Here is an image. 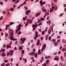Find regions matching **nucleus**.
I'll list each match as a JSON object with an SVG mask.
<instances>
[{
    "label": "nucleus",
    "instance_id": "obj_1",
    "mask_svg": "<svg viewBox=\"0 0 66 66\" xmlns=\"http://www.w3.org/2000/svg\"><path fill=\"white\" fill-rule=\"evenodd\" d=\"M9 31L10 32V36H9V38L11 40H17V39L13 38V30L10 29L9 30Z\"/></svg>",
    "mask_w": 66,
    "mask_h": 66
},
{
    "label": "nucleus",
    "instance_id": "obj_2",
    "mask_svg": "<svg viewBox=\"0 0 66 66\" xmlns=\"http://www.w3.org/2000/svg\"><path fill=\"white\" fill-rule=\"evenodd\" d=\"M46 14L47 15H49V13L48 12H45V15H44V18H41L38 21V23H39V24H38V26H41V25H42V21H43V20H44V18L46 17Z\"/></svg>",
    "mask_w": 66,
    "mask_h": 66
},
{
    "label": "nucleus",
    "instance_id": "obj_3",
    "mask_svg": "<svg viewBox=\"0 0 66 66\" xmlns=\"http://www.w3.org/2000/svg\"><path fill=\"white\" fill-rule=\"evenodd\" d=\"M30 55H34V56L37 58V54H35L34 52H32L31 53H29Z\"/></svg>",
    "mask_w": 66,
    "mask_h": 66
},
{
    "label": "nucleus",
    "instance_id": "obj_4",
    "mask_svg": "<svg viewBox=\"0 0 66 66\" xmlns=\"http://www.w3.org/2000/svg\"><path fill=\"white\" fill-rule=\"evenodd\" d=\"M52 30V31H53V27L51 26L49 28L48 31V34H50L51 33V31Z\"/></svg>",
    "mask_w": 66,
    "mask_h": 66
},
{
    "label": "nucleus",
    "instance_id": "obj_5",
    "mask_svg": "<svg viewBox=\"0 0 66 66\" xmlns=\"http://www.w3.org/2000/svg\"><path fill=\"white\" fill-rule=\"evenodd\" d=\"M21 26V25L20 24L18 26L16 27V28L17 29L16 30V33L18 32V31L20 30V27Z\"/></svg>",
    "mask_w": 66,
    "mask_h": 66
},
{
    "label": "nucleus",
    "instance_id": "obj_6",
    "mask_svg": "<svg viewBox=\"0 0 66 66\" xmlns=\"http://www.w3.org/2000/svg\"><path fill=\"white\" fill-rule=\"evenodd\" d=\"M25 40H26V38H24L22 39V38H21V42H20V43L21 44H23L24 42V41Z\"/></svg>",
    "mask_w": 66,
    "mask_h": 66
},
{
    "label": "nucleus",
    "instance_id": "obj_7",
    "mask_svg": "<svg viewBox=\"0 0 66 66\" xmlns=\"http://www.w3.org/2000/svg\"><path fill=\"white\" fill-rule=\"evenodd\" d=\"M35 36L34 37L35 40H36V38H37L38 37V32L37 31H36L35 32Z\"/></svg>",
    "mask_w": 66,
    "mask_h": 66
},
{
    "label": "nucleus",
    "instance_id": "obj_8",
    "mask_svg": "<svg viewBox=\"0 0 66 66\" xmlns=\"http://www.w3.org/2000/svg\"><path fill=\"white\" fill-rule=\"evenodd\" d=\"M53 9H54L55 10H56L57 9V7H54L53 6L52 7V9H51L50 10V13L52 12L53 11Z\"/></svg>",
    "mask_w": 66,
    "mask_h": 66
},
{
    "label": "nucleus",
    "instance_id": "obj_9",
    "mask_svg": "<svg viewBox=\"0 0 66 66\" xmlns=\"http://www.w3.org/2000/svg\"><path fill=\"white\" fill-rule=\"evenodd\" d=\"M32 20H29L28 19L27 20V23L25 25L26 27H27V26H28V24L29 23H32Z\"/></svg>",
    "mask_w": 66,
    "mask_h": 66
},
{
    "label": "nucleus",
    "instance_id": "obj_10",
    "mask_svg": "<svg viewBox=\"0 0 66 66\" xmlns=\"http://www.w3.org/2000/svg\"><path fill=\"white\" fill-rule=\"evenodd\" d=\"M37 24H36L32 25V27L33 28V29H34V30H35V28H36L37 27Z\"/></svg>",
    "mask_w": 66,
    "mask_h": 66
},
{
    "label": "nucleus",
    "instance_id": "obj_11",
    "mask_svg": "<svg viewBox=\"0 0 66 66\" xmlns=\"http://www.w3.org/2000/svg\"><path fill=\"white\" fill-rule=\"evenodd\" d=\"M40 4L41 5H43V4H45L46 3L45 2H43V1L42 0L41 1H40Z\"/></svg>",
    "mask_w": 66,
    "mask_h": 66
},
{
    "label": "nucleus",
    "instance_id": "obj_12",
    "mask_svg": "<svg viewBox=\"0 0 66 66\" xmlns=\"http://www.w3.org/2000/svg\"><path fill=\"white\" fill-rule=\"evenodd\" d=\"M46 44H44L43 46L42 49V51H43V50H44L45 49V48H46Z\"/></svg>",
    "mask_w": 66,
    "mask_h": 66
},
{
    "label": "nucleus",
    "instance_id": "obj_13",
    "mask_svg": "<svg viewBox=\"0 0 66 66\" xmlns=\"http://www.w3.org/2000/svg\"><path fill=\"white\" fill-rule=\"evenodd\" d=\"M47 29H48V28H47V27L46 28V29H45V31H43L42 32V33L43 35H44V34H45V32H46V31H47Z\"/></svg>",
    "mask_w": 66,
    "mask_h": 66
},
{
    "label": "nucleus",
    "instance_id": "obj_14",
    "mask_svg": "<svg viewBox=\"0 0 66 66\" xmlns=\"http://www.w3.org/2000/svg\"><path fill=\"white\" fill-rule=\"evenodd\" d=\"M10 54L11 56H12L13 55V51L12 50H10Z\"/></svg>",
    "mask_w": 66,
    "mask_h": 66
},
{
    "label": "nucleus",
    "instance_id": "obj_15",
    "mask_svg": "<svg viewBox=\"0 0 66 66\" xmlns=\"http://www.w3.org/2000/svg\"><path fill=\"white\" fill-rule=\"evenodd\" d=\"M42 9L43 11V12H46V10L45 9V8L44 7H42Z\"/></svg>",
    "mask_w": 66,
    "mask_h": 66
},
{
    "label": "nucleus",
    "instance_id": "obj_16",
    "mask_svg": "<svg viewBox=\"0 0 66 66\" xmlns=\"http://www.w3.org/2000/svg\"><path fill=\"white\" fill-rule=\"evenodd\" d=\"M40 42V40H38L37 42V45H39V44H40V42Z\"/></svg>",
    "mask_w": 66,
    "mask_h": 66
},
{
    "label": "nucleus",
    "instance_id": "obj_17",
    "mask_svg": "<svg viewBox=\"0 0 66 66\" xmlns=\"http://www.w3.org/2000/svg\"><path fill=\"white\" fill-rule=\"evenodd\" d=\"M10 26V25H6L5 26L6 27L5 30H7V28H8V27H9Z\"/></svg>",
    "mask_w": 66,
    "mask_h": 66
},
{
    "label": "nucleus",
    "instance_id": "obj_18",
    "mask_svg": "<svg viewBox=\"0 0 66 66\" xmlns=\"http://www.w3.org/2000/svg\"><path fill=\"white\" fill-rule=\"evenodd\" d=\"M39 15H40L39 13H38L36 14L35 16L36 17H38V16H39Z\"/></svg>",
    "mask_w": 66,
    "mask_h": 66
},
{
    "label": "nucleus",
    "instance_id": "obj_19",
    "mask_svg": "<svg viewBox=\"0 0 66 66\" xmlns=\"http://www.w3.org/2000/svg\"><path fill=\"white\" fill-rule=\"evenodd\" d=\"M54 60H57V61H59V58L57 56L54 59Z\"/></svg>",
    "mask_w": 66,
    "mask_h": 66
},
{
    "label": "nucleus",
    "instance_id": "obj_20",
    "mask_svg": "<svg viewBox=\"0 0 66 66\" xmlns=\"http://www.w3.org/2000/svg\"><path fill=\"white\" fill-rule=\"evenodd\" d=\"M30 10L27 11L26 12V13L27 15H28V14L29 13H30Z\"/></svg>",
    "mask_w": 66,
    "mask_h": 66
},
{
    "label": "nucleus",
    "instance_id": "obj_21",
    "mask_svg": "<svg viewBox=\"0 0 66 66\" xmlns=\"http://www.w3.org/2000/svg\"><path fill=\"white\" fill-rule=\"evenodd\" d=\"M1 55L2 56H3V57H4L5 56V53H2V54Z\"/></svg>",
    "mask_w": 66,
    "mask_h": 66
},
{
    "label": "nucleus",
    "instance_id": "obj_22",
    "mask_svg": "<svg viewBox=\"0 0 66 66\" xmlns=\"http://www.w3.org/2000/svg\"><path fill=\"white\" fill-rule=\"evenodd\" d=\"M9 47L10 48H11V46H10L9 44L7 45V49H8V48H9Z\"/></svg>",
    "mask_w": 66,
    "mask_h": 66
},
{
    "label": "nucleus",
    "instance_id": "obj_23",
    "mask_svg": "<svg viewBox=\"0 0 66 66\" xmlns=\"http://www.w3.org/2000/svg\"><path fill=\"white\" fill-rule=\"evenodd\" d=\"M24 50L22 51V52L21 53L22 54V55H23V54L24 53Z\"/></svg>",
    "mask_w": 66,
    "mask_h": 66
},
{
    "label": "nucleus",
    "instance_id": "obj_24",
    "mask_svg": "<svg viewBox=\"0 0 66 66\" xmlns=\"http://www.w3.org/2000/svg\"><path fill=\"white\" fill-rule=\"evenodd\" d=\"M66 51V49L65 48H64L62 50V51Z\"/></svg>",
    "mask_w": 66,
    "mask_h": 66
},
{
    "label": "nucleus",
    "instance_id": "obj_25",
    "mask_svg": "<svg viewBox=\"0 0 66 66\" xmlns=\"http://www.w3.org/2000/svg\"><path fill=\"white\" fill-rule=\"evenodd\" d=\"M26 17H27V16H26L25 18H23V21H25L26 19Z\"/></svg>",
    "mask_w": 66,
    "mask_h": 66
},
{
    "label": "nucleus",
    "instance_id": "obj_26",
    "mask_svg": "<svg viewBox=\"0 0 66 66\" xmlns=\"http://www.w3.org/2000/svg\"><path fill=\"white\" fill-rule=\"evenodd\" d=\"M14 8H11L10 9V10L11 11H14Z\"/></svg>",
    "mask_w": 66,
    "mask_h": 66
},
{
    "label": "nucleus",
    "instance_id": "obj_27",
    "mask_svg": "<svg viewBox=\"0 0 66 66\" xmlns=\"http://www.w3.org/2000/svg\"><path fill=\"white\" fill-rule=\"evenodd\" d=\"M23 60L24 61H25V62H24V63H26V62H27V59H25L23 58Z\"/></svg>",
    "mask_w": 66,
    "mask_h": 66
},
{
    "label": "nucleus",
    "instance_id": "obj_28",
    "mask_svg": "<svg viewBox=\"0 0 66 66\" xmlns=\"http://www.w3.org/2000/svg\"><path fill=\"white\" fill-rule=\"evenodd\" d=\"M49 62V60H47L46 61V64H48Z\"/></svg>",
    "mask_w": 66,
    "mask_h": 66
},
{
    "label": "nucleus",
    "instance_id": "obj_29",
    "mask_svg": "<svg viewBox=\"0 0 66 66\" xmlns=\"http://www.w3.org/2000/svg\"><path fill=\"white\" fill-rule=\"evenodd\" d=\"M43 61H44V58H43V57H42L41 60V63H42V62Z\"/></svg>",
    "mask_w": 66,
    "mask_h": 66
},
{
    "label": "nucleus",
    "instance_id": "obj_30",
    "mask_svg": "<svg viewBox=\"0 0 66 66\" xmlns=\"http://www.w3.org/2000/svg\"><path fill=\"white\" fill-rule=\"evenodd\" d=\"M61 60L62 61H64V59H63V57L61 56Z\"/></svg>",
    "mask_w": 66,
    "mask_h": 66
},
{
    "label": "nucleus",
    "instance_id": "obj_31",
    "mask_svg": "<svg viewBox=\"0 0 66 66\" xmlns=\"http://www.w3.org/2000/svg\"><path fill=\"white\" fill-rule=\"evenodd\" d=\"M54 44H55V46H56L57 45H58V43H54Z\"/></svg>",
    "mask_w": 66,
    "mask_h": 66
},
{
    "label": "nucleus",
    "instance_id": "obj_32",
    "mask_svg": "<svg viewBox=\"0 0 66 66\" xmlns=\"http://www.w3.org/2000/svg\"><path fill=\"white\" fill-rule=\"evenodd\" d=\"M48 35H47L46 36V40H47V39H48Z\"/></svg>",
    "mask_w": 66,
    "mask_h": 66
},
{
    "label": "nucleus",
    "instance_id": "obj_33",
    "mask_svg": "<svg viewBox=\"0 0 66 66\" xmlns=\"http://www.w3.org/2000/svg\"><path fill=\"white\" fill-rule=\"evenodd\" d=\"M49 23V24H50V23H51V22H50V20H49V21H48L47 22V23Z\"/></svg>",
    "mask_w": 66,
    "mask_h": 66
},
{
    "label": "nucleus",
    "instance_id": "obj_34",
    "mask_svg": "<svg viewBox=\"0 0 66 66\" xmlns=\"http://www.w3.org/2000/svg\"><path fill=\"white\" fill-rule=\"evenodd\" d=\"M50 56H48V57H46L45 59H50Z\"/></svg>",
    "mask_w": 66,
    "mask_h": 66
},
{
    "label": "nucleus",
    "instance_id": "obj_35",
    "mask_svg": "<svg viewBox=\"0 0 66 66\" xmlns=\"http://www.w3.org/2000/svg\"><path fill=\"white\" fill-rule=\"evenodd\" d=\"M51 41H53V42H55L56 40L55 39H53L51 40Z\"/></svg>",
    "mask_w": 66,
    "mask_h": 66
},
{
    "label": "nucleus",
    "instance_id": "obj_36",
    "mask_svg": "<svg viewBox=\"0 0 66 66\" xmlns=\"http://www.w3.org/2000/svg\"><path fill=\"white\" fill-rule=\"evenodd\" d=\"M19 2V0H18V1H16L15 2V3H18Z\"/></svg>",
    "mask_w": 66,
    "mask_h": 66
},
{
    "label": "nucleus",
    "instance_id": "obj_37",
    "mask_svg": "<svg viewBox=\"0 0 66 66\" xmlns=\"http://www.w3.org/2000/svg\"><path fill=\"white\" fill-rule=\"evenodd\" d=\"M26 2H27V0L26 1H25L23 3V4H26Z\"/></svg>",
    "mask_w": 66,
    "mask_h": 66
},
{
    "label": "nucleus",
    "instance_id": "obj_38",
    "mask_svg": "<svg viewBox=\"0 0 66 66\" xmlns=\"http://www.w3.org/2000/svg\"><path fill=\"white\" fill-rule=\"evenodd\" d=\"M5 63H4L1 65V66H5Z\"/></svg>",
    "mask_w": 66,
    "mask_h": 66
},
{
    "label": "nucleus",
    "instance_id": "obj_39",
    "mask_svg": "<svg viewBox=\"0 0 66 66\" xmlns=\"http://www.w3.org/2000/svg\"><path fill=\"white\" fill-rule=\"evenodd\" d=\"M31 59H32V62H34L35 61H34V60H33V57H31Z\"/></svg>",
    "mask_w": 66,
    "mask_h": 66
},
{
    "label": "nucleus",
    "instance_id": "obj_40",
    "mask_svg": "<svg viewBox=\"0 0 66 66\" xmlns=\"http://www.w3.org/2000/svg\"><path fill=\"white\" fill-rule=\"evenodd\" d=\"M40 50H39V51H38V54H40Z\"/></svg>",
    "mask_w": 66,
    "mask_h": 66
},
{
    "label": "nucleus",
    "instance_id": "obj_41",
    "mask_svg": "<svg viewBox=\"0 0 66 66\" xmlns=\"http://www.w3.org/2000/svg\"><path fill=\"white\" fill-rule=\"evenodd\" d=\"M19 50H22V48L21 46L19 48Z\"/></svg>",
    "mask_w": 66,
    "mask_h": 66
},
{
    "label": "nucleus",
    "instance_id": "obj_42",
    "mask_svg": "<svg viewBox=\"0 0 66 66\" xmlns=\"http://www.w3.org/2000/svg\"><path fill=\"white\" fill-rule=\"evenodd\" d=\"M5 36L6 37L7 36H8V34L7 33H5Z\"/></svg>",
    "mask_w": 66,
    "mask_h": 66
},
{
    "label": "nucleus",
    "instance_id": "obj_43",
    "mask_svg": "<svg viewBox=\"0 0 66 66\" xmlns=\"http://www.w3.org/2000/svg\"><path fill=\"white\" fill-rule=\"evenodd\" d=\"M51 37H50L48 39L49 40H51Z\"/></svg>",
    "mask_w": 66,
    "mask_h": 66
},
{
    "label": "nucleus",
    "instance_id": "obj_44",
    "mask_svg": "<svg viewBox=\"0 0 66 66\" xmlns=\"http://www.w3.org/2000/svg\"><path fill=\"white\" fill-rule=\"evenodd\" d=\"M5 51V49H2L1 50V51H2V52H4Z\"/></svg>",
    "mask_w": 66,
    "mask_h": 66
},
{
    "label": "nucleus",
    "instance_id": "obj_45",
    "mask_svg": "<svg viewBox=\"0 0 66 66\" xmlns=\"http://www.w3.org/2000/svg\"><path fill=\"white\" fill-rule=\"evenodd\" d=\"M43 66H46V64L44 63L43 65Z\"/></svg>",
    "mask_w": 66,
    "mask_h": 66
},
{
    "label": "nucleus",
    "instance_id": "obj_46",
    "mask_svg": "<svg viewBox=\"0 0 66 66\" xmlns=\"http://www.w3.org/2000/svg\"><path fill=\"white\" fill-rule=\"evenodd\" d=\"M10 64H7L5 66H10Z\"/></svg>",
    "mask_w": 66,
    "mask_h": 66
},
{
    "label": "nucleus",
    "instance_id": "obj_47",
    "mask_svg": "<svg viewBox=\"0 0 66 66\" xmlns=\"http://www.w3.org/2000/svg\"><path fill=\"white\" fill-rule=\"evenodd\" d=\"M3 47H6V46L5 45H3Z\"/></svg>",
    "mask_w": 66,
    "mask_h": 66
},
{
    "label": "nucleus",
    "instance_id": "obj_48",
    "mask_svg": "<svg viewBox=\"0 0 66 66\" xmlns=\"http://www.w3.org/2000/svg\"><path fill=\"white\" fill-rule=\"evenodd\" d=\"M63 41L64 43H65L66 42V40H65V41H64V40L63 39Z\"/></svg>",
    "mask_w": 66,
    "mask_h": 66
},
{
    "label": "nucleus",
    "instance_id": "obj_49",
    "mask_svg": "<svg viewBox=\"0 0 66 66\" xmlns=\"http://www.w3.org/2000/svg\"><path fill=\"white\" fill-rule=\"evenodd\" d=\"M2 18H3V16L1 17V18H0V20H1V19H2Z\"/></svg>",
    "mask_w": 66,
    "mask_h": 66
},
{
    "label": "nucleus",
    "instance_id": "obj_50",
    "mask_svg": "<svg viewBox=\"0 0 66 66\" xmlns=\"http://www.w3.org/2000/svg\"><path fill=\"white\" fill-rule=\"evenodd\" d=\"M57 43H59L60 42V40L58 39L57 41Z\"/></svg>",
    "mask_w": 66,
    "mask_h": 66
},
{
    "label": "nucleus",
    "instance_id": "obj_51",
    "mask_svg": "<svg viewBox=\"0 0 66 66\" xmlns=\"http://www.w3.org/2000/svg\"><path fill=\"white\" fill-rule=\"evenodd\" d=\"M7 61H8L7 60H4V62H5L6 63V62H7Z\"/></svg>",
    "mask_w": 66,
    "mask_h": 66
},
{
    "label": "nucleus",
    "instance_id": "obj_52",
    "mask_svg": "<svg viewBox=\"0 0 66 66\" xmlns=\"http://www.w3.org/2000/svg\"><path fill=\"white\" fill-rule=\"evenodd\" d=\"M6 12L5 11H4L3 13V14H5V13H6Z\"/></svg>",
    "mask_w": 66,
    "mask_h": 66
},
{
    "label": "nucleus",
    "instance_id": "obj_53",
    "mask_svg": "<svg viewBox=\"0 0 66 66\" xmlns=\"http://www.w3.org/2000/svg\"><path fill=\"white\" fill-rule=\"evenodd\" d=\"M10 55V53L9 52H8L7 53V55Z\"/></svg>",
    "mask_w": 66,
    "mask_h": 66
},
{
    "label": "nucleus",
    "instance_id": "obj_54",
    "mask_svg": "<svg viewBox=\"0 0 66 66\" xmlns=\"http://www.w3.org/2000/svg\"><path fill=\"white\" fill-rule=\"evenodd\" d=\"M24 8H25V9L27 10V9H28V7H26V6H24Z\"/></svg>",
    "mask_w": 66,
    "mask_h": 66
},
{
    "label": "nucleus",
    "instance_id": "obj_55",
    "mask_svg": "<svg viewBox=\"0 0 66 66\" xmlns=\"http://www.w3.org/2000/svg\"><path fill=\"white\" fill-rule=\"evenodd\" d=\"M21 32L20 31H19V32L18 33V34H21Z\"/></svg>",
    "mask_w": 66,
    "mask_h": 66
},
{
    "label": "nucleus",
    "instance_id": "obj_56",
    "mask_svg": "<svg viewBox=\"0 0 66 66\" xmlns=\"http://www.w3.org/2000/svg\"><path fill=\"white\" fill-rule=\"evenodd\" d=\"M61 37L60 36H58L57 37V38H60Z\"/></svg>",
    "mask_w": 66,
    "mask_h": 66
},
{
    "label": "nucleus",
    "instance_id": "obj_57",
    "mask_svg": "<svg viewBox=\"0 0 66 66\" xmlns=\"http://www.w3.org/2000/svg\"><path fill=\"white\" fill-rule=\"evenodd\" d=\"M64 56H65V57H66V52L65 53H64Z\"/></svg>",
    "mask_w": 66,
    "mask_h": 66
},
{
    "label": "nucleus",
    "instance_id": "obj_58",
    "mask_svg": "<svg viewBox=\"0 0 66 66\" xmlns=\"http://www.w3.org/2000/svg\"><path fill=\"white\" fill-rule=\"evenodd\" d=\"M40 38L41 39V40H43V38L42 37H41Z\"/></svg>",
    "mask_w": 66,
    "mask_h": 66
},
{
    "label": "nucleus",
    "instance_id": "obj_59",
    "mask_svg": "<svg viewBox=\"0 0 66 66\" xmlns=\"http://www.w3.org/2000/svg\"><path fill=\"white\" fill-rule=\"evenodd\" d=\"M13 24V23L11 22L10 23V25H12V24Z\"/></svg>",
    "mask_w": 66,
    "mask_h": 66
},
{
    "label": "nucleus",
    "instance_id": "obj_60",
    "mask_svg": "<svg viewBox=\"0 0 66 66\" xmlns=\"http://www.w3.org/2000/svg\"><path fill=\"white\" fill-rule=\"evenodd\" d=\"M14 50H17V48H16V47H15L14 48Z\"/></svg>",
    "mask_w": 66,
    "mask_h": 66
},
{
    "label": "nucleus",
    "instance_id": "obj_61",
    "mask_svg": "<svg viewBox=\"0 0 66 66\" xmlns=\"http://www.w3.org/2000/svg\"><path fill=\"white\" fill-rule=\"evenodd\" d=\"M7 15H10V12H8V13Z\"/></svg>",
    "mask_w": 66,
    "mask_h": 66
},
{
    "label": "nucleus",
    "instance_id": "obj_62",
    "mask_svg": "<svg viewBox=\"0 0 66 66\" xmlns=\"http://www.w3.org/2000/svg\"><path fill=\"white\" fill-rule=\"evenodd\" d=\"M18 43V42L17 41L16 42H15V45H17Z\"/></svg>",
    "mask_w": 66,
    "mask_h": 66
},
{
    "label": "nucleus",
    "instance_id": "obj_63",
    "mask_svg": "<svg viewBox=\"0 0 66 66\" xmlns=\"http://www.w3.org/2000/svg\"><path fill=\"white\" fill-rule=\"evenodd\" d=\"M62 46H61L60 48V49H62Z\"/></svg>",
    "mask_w": 66,
    "mask_h": 66
},
{
    "label": "nucleus",
    "instance_id": "obj_64",
    "mask_svg": "<svg viewBox=\"0 0 66 66\" xmlns=\"http://www.w3.org/2000/svg\"><path fill=\"white\" fill-rule=\"evenodd\" d=\"M33 51L34 52H35V49H33Z\"/></svg>",
    "mask_w": 66,
    "mask_h": 66
}]
</instances>
